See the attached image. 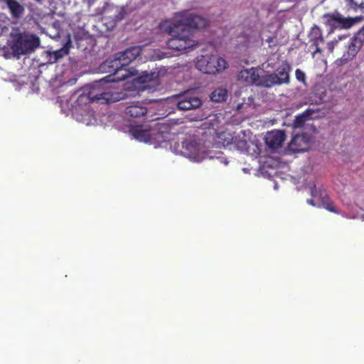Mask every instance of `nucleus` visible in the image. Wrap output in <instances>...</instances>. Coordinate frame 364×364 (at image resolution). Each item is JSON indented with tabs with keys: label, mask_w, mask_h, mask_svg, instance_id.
I'll return each mask as SVG.
<instances>
[{
	"label": "nucleus",
	"mask_w": 364,
	"mask_h": 364,
	"mask_svg": "<svg viewBox=\"0 0 364 364\" xmlns=\"http://www.w3.org/2000/svg\"><path fill=\"white\" fill-rule=\"evenodd\" d=\"M84 1L87 2V4L89 6H91L94 5L97 0H84Z\"/></svg>",
	"instance_id": "30"
},
{
	"label": "nucleus",
	"mask_w": 364,
	"mask_h": 364,
	"mask_svg": "<svg viewBox=\"0 0 364 364\" xmlns=\"http://www.w3.org/2000/svg\"><path fill=\"white\" fill-rule=\"evenodd\" d=\"M125 14L126 11L122 6L107 4L103 7L102 16L107 23L116 24L124 18Z\"/></svg>",
	"instance_id": "10"
},
{
	"label": "nucleus",
	"mask_w": 364,
	"mask_h": 364,
	"mask_svg": "<svg viewBox=\"0 0 364 364\" xmlns=\"http://www.w3.org/2000/svg\"><path fill=\"white\" fill-rule=\"evenodd\" d=\"M147 78H148V76L141 77L139 78H134L133 80L134 81H136L137 82H141L142 85L139 87V89L142 90H146V88L149 87V85H146V82H147Z\"/></svg>",
	"instance_id": "27"
},
{
	"label": "nucleus",
	"mask_w": 364,
	"mask_h": 364,
	"mask_svg": "<svg viewBox=\"0 0 364 364\" xmlns=\"http://www.w3.org/2000/svg\"><path fill=\"white\" fill-rule=\"evenodd\" d=\"M322 205L325 209L327 210L334 213H338V210L336 207L334 205V203L329 200L328 198H323L322 199Z\"/></svg>",
	"instance_id": "23"
},
{
	"label": "nucleus",
	"mask_w": 364,
	"mask_h": 364,
	"mask_svg": "<svg viewBox=\"0 0 364 364\" xmlns=\"http://www.w3.org/2000/svg\"><path fill=\"white\" fill-rule=\"evenodd\" d=\"M141 53L140 46H132L122 52L114 55L110 61V67L113 70L112 81H122L138 75L135 68H128V65Z\"/></svg>",
	"instance_id": "2"
},
{
	"label": "nucleus",
	"mask_w": 364,
	"mask_h": 364,
	"mask_svg": "<svg viewBox=\"0 0 364 364\" xmlns=\"http://www.w3.org/2000/svg\"><path fill=\"white\" fill-rule=\"evenodd\" d=\"M310 193H311V196L314 198H315L318 196V191H317L316 186L314 183H312L310 186Z\"/></svg>",
	"instance_id": "29"
},
{
	"label": "nucleus",
	"mask_w": 364,
	"mask_h": 364,
	"mask_svg": "<svg viewBox=\"0 0 364 364\" xmlns=\"http://www.w3.org/2000/svg\"><path fill=\"white\" fill-rule=\"evenodd\" d=\"M124 113L132 118H139L146 115L147 108L139 102H134L126 107Z\"/></svg>",
	"instance_id": "15"
},
{
	"label": "nucleus",
	"mask_w": 364,
	"mask_h": 364,
	"mask_svg": "<svg viewBox=\"0 0 364 364\" xmlns=\"http://www.w3.org/2000/svg\"><path fill=\"white\" fill-rule=\"evenodd\" d=\"M232 144H235V146L241 151L246 150L247 148V141L240 136H234Z\"/></svg>",
	"instance_id": "22"
},
{
	"label": "nucleus",
	"mask_w": 364,
	"mask_h": 364,
	"mask_svg": "<svg viewBox=\"0 0 364 364\" xmlns=\"http://www.w3.org/2000/svg\"><path fill=\"white\" fill-rule=\"evenodd\" d=\"M160 27L171 36V38L166 43L167 47L171 50L187 53L190 49L198 45L188 33L181 31V28L171 21H163L160 24Z\"/></svg>",
	"instance_id": "3"
},
{
	"label": "nucleus",
	"mask_w": 364,
	"mask_h": 364,
	"mask_svg": "<svg viewBox=\"0 0 364 364\" xmlns=\"http://www.w3.org/2000/svg\"><path fill=\"white\" fill-rule=\"evenodd\" d=\"M130 132L136 139L140 141L148 142L151 139L150 131L149 129H144L142 126L132 127Z\"/></svg>",
	"instance_id": "18"
},
{
	"label": "nucleus",
	"mask_w": 364,
	"mask_h": 364,
	"mask_svg": "<svg viewBox=\"0 0 364 364\" xmlns=\"http://www.w3.org/2000/svg\"><path fill=\"white\" fill-rule=\"evenodd\" d=\"M125 94L112 90L109 82L101 80L89 85L79 97L80 102L111 104L124 98Z\"/></svg>",
	"instance_id": "1"
},
{
	"label": "nucleus",
	"mask_w": 364,
	"mask_h": 364,
	"mask_svg": "<svg viewBox=\"0 0 364 364\" xmlns=\"http://www.w3.org/2000/svg\"><path fill=\"white\" fill-rule=\"evenodd\" d=\"M69 53V47L66 46L54 51H46V58L47 63L53 64L57 63L60 59L64 58Z\"/></svg>",
	"instance_id": "16"
},
{
	"label": "nucleus",
	"mask_w": 364,
	"mask_h": 364,
	"mask_svg": "<svg viewBox=\"0 0 364 364\" xmlns=\"http://www.w3.org/2000/svg\"><path fill=\"white\" fill-rule=\"evenodd\" d=\"M177 102V107L180 110L187 111L198 108L201 105V100L193 96L189 92L181 95Z\"/></svg>",
	"instance_id": "11"
},
{
	"label": "nucleus",
	"mask_w": 364,
	"mask_h": 364,
	"mask_svg": "<svg viewBox=\"0 0 364 364\" xmlns=\"http://www.w3.org/2000/svg\"><path fill=\"white\" fill-rule=\"evenodd\" d=\"M307 203L311 205H313V206H315V203L314 202V200L313 199H309L307 200Z\"/></svg>",
	"instance_id": "31"
},
{
	"label": "nucleus",
	"mask_w": 364,
	"mask_h": 364,
	"mask_svg": "<svg viewBox=\"0 0 364 364\" xmlns=\"http://www.w3.org/2000/svg\"><path fill=\"white\" fill-rule=\"evenodd\" d=\"M234 136L228 132L223 131L217 134L216 143L220 146H228L233 144Z\"/></svg>",
	"instance_id": "19"
},
{
	"label": "nucleus",
	"mask_w": 364,
	"mask_h": 364,
	"mask_svg": "<svg viewBox=\"0 0 364 364\" xmlns=\"http://www.w3.org/2000/svg\"><path fill=\"white\" fill-rule=\"evenodd\" d=\"M291 68L289 64L284 63L277 70V73L265 75L263 82L264 87H271L275 85L289 83V73Z\"/></svg>",
	"instance_id": "8"
},
{
	"label": "nucleus",
	"mask_w": 364,
	"mask_h": 364,
	"mask_svg": "<svg viewBox=\"0 0 364 364\" xmlns=\"http://www.w3.org/2000/svg\"><path fill=\"white\" fill-rule=\"evenodd\" d=\"M286 138L284 131L274 130L267 134L264 139L267 145L272 149L282 146Z\"/></svg>",
	"instance_id": "13"
},
{
	"label": "nucleus",
	"mask_w": 364,
	"mask_h": 364,
	"mask_svg": "<svg viewBox=\"0 0 364 364\" xmlns=\"http://www.w3.org/2000/svg\"><path fill=\"white\" fill-rule=\"evenodd\" d=\"M237 80L247 85H255L258 87H264V75H259L257 68H251L240 70L237 74Z\"/></svg>",
	"instance_id": "9"
},
{
	"label": "nucleus",
	"mask_w": 364,
	"mask_h": 364,
	"mask_svg": "<svg viewBox=\"0 0 364 364\" xmlns=\"http://www.w3.org/2000/svg\"><path fill=\"white\" fill-rule=\"evenodd\" d=\"M226 60L217 55H201L198 58L196 68L202 73L210 75L223 71L227 68Z\"/></svg>",
	"instance_id": "4"
},
{
	"label": "nucleus",
	"mask_w": 364,
	"mask_h": 364,
	"mask_svg": "<svg viewBox=\"0 0 364 364\" xmlns=\"http://www.w3.org/2000/svg\"><path fill=\"white\" fill-rule=\"evenodd\" d=\"M309 140L304 134H296L289 143V149L294 153L304 152L307 150Z\"/></svg>",
	"instance_id": "14"
},
{
	"label": "nucleus",
	"mask_w": 364,
	"mask_h": 364,
	"mask_svg": "<svg viewBox=\"0 0 364 364\" xmlns=\"http://www.w3.org/2000/svg\"><path fill=\"white\" fill-rule=\"evenodd\" d=\"M349 3L350 7L354 10L360 9L364 12V0H349Z\"/></svg>",
	"instance_id": "24"
},
{
	"label": "nucleus",
	"mask_w": 364,
	"mask_h": 364,
	"mask_svg": "<svg viewBox=\"0 0 364 364\" xmlns=\"http://www.w3.org/2000/svg\"><path fill=\"white\" fill-rule=\"evenodd\" d=\"M272 38H269L267 39V42H269V43H270V42H272Z\"/></svg>",
	"instance_id": "32"
},
{
	"label": "nucleus",
	"mask_w": 364,
	"mask_h": 364,
	"mask_svg": "<svg viewBox=\"0 0 364 364\" xmlns=\"http://www.w3.org/2000/svg\"><path fill=\"white\" fill-rule=\"evenodd\" d=\"M310 37L311 40L314 41V45L316 46V52L320 53L321 50L318 48V45L320 43H323L324 41L321 29L317 26H313L311 30Z\"/></svg>",
	"instance_id": "20"
},
{
	"label": "nucleus",
	"mask_w": 364,
	"mask_h": 364,
	"mask_svg": "<svg viewBox=\"0 0 364 364\" xmlns=\"http://www.w3.org/2000/svg\"><path fill=\"white\" fill-rule=\"evenodd\" d=\"M107 63H109V61H107ZM110 65H111V63H110V62H109V65H108L109 68H111V67H110Z\"/></svg>",
	"instance_id": "33"
},
{
	"label": "nucleus",
	"mask_w": 364,
	"mask_h": 364,
	"mask_svg": "<svg viewBox=\"0 0 364 364\" xmlns=\"http://www.w3.org/2000/svg\"><path fill=\"white\" fill-rule=\"evenodd\" d=\"M306 120V116L304 114L298 115L296 117L294 124L296 127H301Z\"/></svg>",
	"instance_id": "28"
},
{
	"label": "nucleus",
	"mask_w": 364,
	"mask_h": 364,
	"mask_svg": "<svg viewBox=\"0 0 364 364\" xmlns=\"http://www.w3.org/2000/svg\"><path fill=\"white\" fill-rule=\"evenodd\" d=\"M171 21L178 26V28H181V31L188 33L190 36H191V29H200L208 25V21L205 18L193 14L179 15L175 20Z\"/></svg>",
	"instance_id": "5"
},
{
	"label": "nucleus",
	"mask_w": 364,
	"mask_h": 364,
	"mask_svg": "<svg viewBox=\"0 0 364 364\" xmlns=\"http://www.w3.org/2000/svg\"><path fill=\"white\" fill-rule=\"evenodd\" d=\"M228 92L226 89L218 88L215 89L210 95V99L215 102H222L226 100Z\"/></svg>",
	"instance_id": "21"
},
{
	"label": "nucleus",
	"mask_w": 364,
	"mask_h": 364,
	"mask_svg": "<svg viewBox=\"0 0 364 364\" xmlns=\"http://www.w3.org/2000/svg\"><path fill=\"white\" fill-rule=\"evenodd\" d=\"M364 44V28L360 29L351 39L348 45V58H353L356 55Z\"/></svg>",
	"instance_id": "12"
},
{
	"label": "nucleus",
	"mask_w": 364,
	"mask_h": 364,
	"mask_svg": "<svg viewBox=\"0 0 364 364\" xmlns=\"http://www.w3.org/2000/svg\"><path fill=\"white\" fill-rule=\"evenodd\" d=\"M39 45L40 38L37 36L29 33H18L14 39L12 49L18 55H23L33 51Z\"/></svg>",
	"instance_id": "6"
},
{
	"label": "nucleus",
	"mask_w": 364,
	"mask_h": 364,
	"mask_svg": "<svg viewBox=\"0 0 364 364\" xmlns=\"http://www.w3.org/2000/svg\"><path fill=\"white\" fill-rule=\"evenodd\" d=\"M295 76L298 81L306 84V74L300 69H296Z\"/></svg>",
	"instance_id": "26"
},
{
	"label": "nucleus",
	"mask_w": 364,
	"mask_h": 364,
	"mask_svg": "<svg viewBox=\"0 0 364 364\" xmlns=\"http://www.w3.org/2000/svg\"><path fill=\"white\" fill-rule=\"evenodd\" d=\"M4 1L14 18L18 19L23 16L25 9L21 4L16 0H4Z\"/></svg>",
	"instance_id": "17"
},
{
	"label": "nucleus",
	"mask_w": 364,
	"mask_h": 364,
	"mask_svg": "<svg viewBox=\"0 0 364 364\" xmlns=\"http://www.w3.org/2000/svg\"><path fill=\"white\" fill-rule=\"evenodd\" d=\"M183 147H185L187 150L190 149L191 151L188 154L190 158H196L198 148L195 144L193 142L187 143L186 145H183Z\"/></svg>",
	"instance_id": "25"
},
{
	"label": "nucleus",
	"mask_w": 364,
	"mask_h": 364,
	"mask_svg": "<svg viewBox=\"0 0 364 364\" xmlns=\"http://www.w3.org/2000/svg\"><path fill=\"white\" fill-rule=\"evenodd\" d=\"M323 18L324 24L328 27V33H333L336 29L349 28L354 23L351 18L343 17L337 11L326 14L323 16Z\"/></svg>",
	"instance_id": "7"
}]
</instances>
